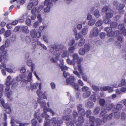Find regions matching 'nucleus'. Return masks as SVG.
Instances as JSON below:
<instances>
[{"label":"nucleus","instance_id":"nucleus-49","mask_svg":"<svg viewBox=\"0 0 126 126\" xmlns=\"http://www.w3.org/2000/svg\"><path fill=\"white\" fill-rule=\"evenodd\" d=\"M38 21L39 23H41L42 21V19L41 15L39 14L37 16Z\"/></svg>","mask_w":126,"mask_h":126},{"label":"nucleus","instance_id":"nucleus-52","mask_svg":"<svg viewBox=\"0 0 126 126\" xmlns=\"http://www.w3.org/2000/svg\"><path fill=\"white\" fill-rule=\"evenodd\" d=\"M44 7V6L43 5H40L38 7V9H37V13H39L43 9Z\"/></svg>","mask_w":126,"mask_h":126},{"label":"nucleus","instance_id":"nucleus-28","mask_svg":"<svg viewBox=\"0 0 126 126\" xmlns=\"http://www.w3.org/2000/svg\"><path fill=\"white\" fill-rule=\"evenodd\" d=\"M103 22L104 23L106 24H109L111 23V20L109 19V18L106 16L104 19Z\"/></svg>","mask_w":126,"mask_h":126},{"label":"nucleus","instance_id":"nucleus-50","mask_svg":"<svg viewBox=\"0 0 126 126\" xmlns=\"http://www.w3.org/2000/svg\"><path fill=\"white\" fill-rule=\"evenodd\" d=\"M118 25L116 22H112L110 25V27L111 28H114L117 26Z\"/></svg>","mask_w":126,"mask_h":126},{"label":"nucleus","instance_id":"nucleus-14","mask_svg":"<svg viewBox=\"0 0 126 126\" xmlns=\"http://www.w3.org/2000/svg\"><path fill=\"white\" fill-rule=\"evenodd\" d=\"M113 11L111 9H109L106 12V16L107 18H112L113 15Z\"/></svg>","mask_w":126,"mask_h":126},{"label":"nucleus","instance_id":"nucleus-46","mask_svg":"<svg viewBox=\"0 0 126 126\" xmlns=\"http://www.w3.org/2000/svg\"><path fill=\"white\" fill-rule=\"evenodd\" d=\"M3 90V86L2 84H0V92H1L0 94V98H2L1 97L2 95V92Z\"/></svg>","mask_w":126,"mask_h":126},{"label":"nucleus","instance_id":"nucleus-22","mask_svg":"<svg viewBox=\"0 0 126 126\" xmlns=\"http://www.w3.org/2000/svg\"><path fill=\"white\" fill-rule=\"evenodd\" d=\"M38 85V83L36 82L34 83H31L30 88L32 90H33V89H36Z\"/></svg>","mask_w":126,"mask_h":126},{"label":"nucleus","instance_id":"nucleus-20","mask_svg":"<svg viewBox=\"0 0 126 126\" xmlns=\"http://www.w3.org/2000/svg\"><path fill=\"white\" fill-rule=\"evenodd\" d=\"M40 116V113L39 110H38L37 112H35L34 115V117L35 118H37V119H38V122L39 123H41L42 121L41 119H39Z\"/></svg>","mask_w":126,"mask_h":126},{"label":"nucleus","instance_id":"nucleus-36","mask_svg":"<svg viewBox=\"0 0 126 126\" xmlns=\"http://www.w3.org/2000/svg\"><path fill=\"white\" fill-rule=\"evenodd\" d=\"M95 19L90 20L88 22V25L89 26H93L95 23Z\"/></svg>","mask_w":126,"mask_h":126},{"label":"nucleus","instance_id":"nucleus-51","mask_svg":"<svg viewBox=\"0 0 126 126\" xmlns=\"http://www.w3.org/2000/svg\"><path fill=\"white\" fill-rule=\"evenodd\" d=\"M99 102L100 105L103 106L105 103V101L104 99H100L99 101Z\"/></svg>","mask_w":126,"mask_h":126},{"label":"nucleus","instance_id":"nucleus-44","mask_svg":"<svg viewBox=\"0 0 126 126\" xmlns=\"http://www.w3.org/2000/svg\"><path fill=\"white\" fill-rule=\"evenodd\" d=\"M75 49L76 47H75L72 46L68 48V50L70 52L72 53L74 52Z\"/></svg>","mask_w":126,"mask_h":126},{"label":"nucleus","instance_id":"nucleus-3","mask_svg":"<svg viewBox=\"0 0 126 126\" xmlns=\"http://www.w3.org/2000/svg\"><path fill=\"white\" fill-rule=\"evenodd\" d=\"M42 85V84L41 83L39 84L38 85L39 89L37 91L36 93L37 95L39 96H42L43 99H47V96L48 95L47 92L46 91L42 92L41 90Z\"/></svg>","mask_w":126,"mask_h":126},{"label":"nucleus","instance_id":"nucleus-30","mask_svg":"<svg viewBox=\"0 0 126 126\" xmlns=\"http://www.w3.org/2000/svg\"><path fill=\"white\" fill-rule=\"evenodd\" d=\"M18 123V122L16 120H14L13 118L11 119V123L12 126H15L16 124L17 125V123Z\"/></svg>","mask_w":126,"mask_h":126},{"label":"nucleus","instance_id":"nucleus-11","mask_svg":"<svg viewBox=\"0 0 126 126\" xmlns=\"http://www.w3.org/2000/svg\"><path fill=\"white\" fill-rule=\"evenodd\" d=\"M99 32L98 29L94 27L90 31V36L91 37H96L98 35Z\"/></svg>","mask_w":126,"mask_h":126},{"label":"nucleus","instance_id":"nucleus-31","mask_svg":"<svg viewBox=\"0 0 126 126\" xmlns=\"http://www.w3.org/2000/svg\"><path fill=\"white\" fill-rule=\"evenodd\" d=\"M90 46L89 45L86 44L84 46V49L86 53L88 52L90 49Z\"/></svg>","mask_w":126,"mask_h":126},{"label":"nucleus","instance_id":"nucleus-19","mask_svg":"<svg viewBox=\"0 0 126 126\" xmlns=\"http://www.w3.org/2000/svg\"><path fill=\"white\" fill-rule=\"evenodd\" d=\"M22 32L25 33H29V31L27 26H23L21 27Z\"/></svg>","mask_w":126,"mask_h":126},{"label":"nucleus","instance_id":"nucleus-32","mask_svg":"<svg viewBox=\"0 0 126 126\" xmlns=\"http://www.w3.org/2000/svg\"><path fill=\"white\" fill-rule=\"evenodd\" d=\"M125 5L124 4L120 3L119 5L117 7V9L118 10H122L125 7Z\"/></svg>","mask_w":126,"mask_h":126},{"label":"nucleus","instance_id":"nucleus-5","mask_svg":"<svg viewBox=\"0 0 126 126\" xmlns=\"http://www.w3.org/2000/svg\"><path fill=\"white\" fill-rule=\"evenodd\" d=\"M106 113V111L105 110L103 111L102 109V110L99 115L100 117L103 116L102 120L103 122H106L107 120L110 119L112 117V113L109 115L108 116L107 115Z\"/></svg>","mask_w":126,"mask_h":126},{"label":"nucleus","instance_id":"nucleus-26","mask_svg":"<svg viewBox=\"0 0 126 126\" xmlns=\"http://www.w3.org/2000/svg\"><path fill=\"white\" fill-rule=\"evenodd\" d=\"M79 54L81 55H84L85 54V53H86L85 51L84 48L82 47L79 49Z\"/></svg>","mask_w":126,"mask_h":126},{"label":"nucleus","instance_id":"nucleus-18","mask_svg":"<svg viewBox=\"0 0 126 126\" xmlns=\"http://www.w3.org/2000/svg\"><path fill=\"white\" fill-rule=\"evenodd\" d=\"M69 54V52L67 51V50L65 48L63 50V52L62 54L61 55V56L63 58H64L68 57Z\"/></svg>","mask_w":126,"mask_h":126},{"label":"nucleus","instance_id":"nucleus-37","mask_svg":"<svg viewBox=\"0 0 126 126\" xmlns=\"http://www.w3.org/2000/svg\"><path fill=\"white\" fill-rule=\"evenodd\" d=\"M86 105L88 108H92L93 107L94 103L92 102H89L86 104Z\"/></svg>","mask_w":126,"mask_h":126},{"label":"nucleus","instance_id":"nucleus-4","mask_svg":"<svg viewBox=\"0 0 126 126\" xmlns=\"http://www.w3.org/2000/svg\"><path fill=\"white\" fill-rule=\"evenodd\" d=\"M15 79L14 78H11L10 76L7 77L5 82L6 87L5 90V91L7 92L9 90L10 85L14 81Z\"/></svg>","mask_w":126,"mask_h":126},{"label":"nucleus","instance_id":"nucleus-57","mask_svg":"<svg viewBox=\"0 0 126 126\" xmlns=\"http://www.w3.org/2000/svg\"><path fill=\"white\" fill-rule=\"evenodd\" d=\"M90 98L91 100L94 102L96 101V99L95 96L94 95H92L90 97Z\"/></svg>","mask_w":126,"mask_h":126},{"label":"nucleus","instance_id":"nucleus-63","mask_svg":"<svg viewBox=\"0 0 126 126\" xmlns=\"http://www.w3.org/2000/svg\"><path fill=\"white\" fill-rule=\"evenodd\" d=\"M23 75H21L20 76H17L16 78V80L17 81H20L23 78Z\"/></svg>","mask_w":126,"mask_h":126},{"label":"nucleus","instance_id":"nucleus-12","mask_svg":"<svg viewBox=\"0 0 126 126\" xmlns=\"http://www.w3.org/2000/svg\"><path fill=\"white\" fill-rule=\"evenodd\" d=\"M0 101L2 106L6 109L5 111L6 112L8 113H10L11 112V109L10 107L7 105L4 104V100L2 98H0Z\"/></svg>","mask_w":126,"mask_h":126},{"label":"nucleus","instance_id":"nucleus-15","mask_svg":"<svg viewBox=\"0 0 126 126\" xmlns=\"http://www.w3.org/2000/svg\"><path fill=\"white\" fill-rule=\"evenodd\" d=\"M100 90L102 91L108 90L109 93H111L113 91V88L109 86H105L101 87Z\"/></svg>","mask_w":126,"mask_h":126},{"label":"nucleus","instance_id":"nucleus-1","mask_svg":"<svg viewBox=\"0 0 126 126\" xmlns=\"http://www.w3.org/2000/svg\"><path fill=\"white\" fill-rule=\"evenodd\" d=\"M82 105L79 104L78 105L77 109L78 110L79 114L81 116L79 117L78 121L76 122L77 126H81L83 123L84 121V119L82 117L85 114V111L82 108Z\"/></svg>","mask_w":126,"mask_h":126},{"label":"nucleus","instance_id":"nucleus-45","mask_svg":"<svg viewBox=\"0 0 126 126\" xmlns=\"http://www.w3.org/2000/svg\"><path fill=\"white\" fill-rule=\"evenodd\" d=\"M37 9L35 7L33 8L31 10V13L32 14H35L37 13Z\"/></svg>","mask_w":126,"mask_h":126},{"label":"nucleus","instance_id":"nucleus-29","mask_svg":"<svg viewBox=\"0 0 126 126\" xmlns=\"http://www.w3.org/2000/svg\"><path fill=\"white\" fill-rule=\"evenodd\" d=\"M36 32L35 29H32L31 31V35L32 38L36 37L35 34Z\"/></svg>","mask_w":126,"mask_h":126},{"label":"nucleus","instance_id":"nucleus-10","mask_svg":"<svg viewBox=\"0 0 126 126\" xmlns=\"http://www.w3.org/2000/svg\"><path fill=\"white\" fill-rule=\"evenodd\" d=\"M27 72L28 73V76L27 77V80H23L21 82L22 83V85L23 86H25L28 83V81H31L32 79V73L29 71H28Z\"/></svg>","mask_w":126,"mask_h":126},{"label":"nucleus","instance_id":"nucleus-13","mask_svg":"<svg viewBox=\"0 0 126 126\" xmlns=\"http://www.w3.org/2000/svg\"><path fill=\"white\" fill-rule=\"evenodd\" d=\"M118 29L120 30L121 34L125 36L126 35V29H125L124 25L123 24H121L118 26Z\"/></svg>","mask_w":126,"mask_h":126},{"label":"nucleus","instance_id":"nucleus-62","mask_svg":"<svg viewBox=\"0 0 126 126\" xmlns=\"http://www.w3.org/2000/svg\"><path fill=\"white\" fill-rule=\"evenodd\" d=\"M120 3L118 2L117 1L115 0L114 1L113 3V5L114 6H115L116 8L117 9V7L118 6L119 4H120Z\"/></svg>","mask_w":126,"mask_h":126},{"label":"nucleus","instance_id":"nucleus-56","mask_svg":"<svg viewBox=\"0 0 126 126\" xmlns=\"http://www.w3.org/2000/svg\"><path fill=\"white\" fill-rule=\"evenodd\" d=\"M100 38L102 39H104L106 36V34L105 33L102 32L100 33L99 35Z\"/></svg>","mask_w":126,"mask_h":126},{"label":"nucleus","instance_id":"nucleus-39","mask_svg":"<svg viewBox=\"0 0 126 126\" xmlns=\"http://www.w3.org/2000/svg\"><path fill=\"white\" fill-rule=\"evenodd\" d=\"M100 109L99 107H97L94 110L93 113L94 114H97L100 111Z\"/></svg>","mask_w":126,"mask_h":126},{"label":"nucleus","instance_id":"nucleus-60","mask_svg":"<svg viewBox=\"0 0 126 126\" xmlns=\"http://www.w3.org/2000/svg\"><path fill=\"white\" fill-rule=\"evenodd\" d=\"M73 73L75 75H77L79 78H81V76L78 71H73Z\"/></svg>","mask_w":126,"mask_h":126},{"label":"nucleus","instance_id":"nucleus-54","mask_svg":"<svg viewBox=\"0 0 126 126\" xmlns=\"http://www.w3.org/2000/svg\"><path fill=\"white\" fill-rule=\"evenodd\" d=\"M33 6L32 3H30L28 4L27 5V9L28 10H31Z\"/></svg>","mask_w":126,"mask_h":126},{"label":"nucleus","instance_id":"nucleus-27","mask_svg":"<svg viewBox=\"0 0 126 126\" xmlns=\"http://www.w3.org/2000/svg\"><path fill=\"white\" fill-rule=\"evenodd\" d=\"M28 17V16L27 14H24L22 16V19L18 20V21L20 22H22L24 21V19L27 18Z\"/></svg>","mask_w":126,"mask_h":126},{"label":"nucleus","instance_id":"nucleus-48","mask_svg":"<svg viewBox=\"0 0 126 126\" xmlns=\"http://www.w3.org/2000/svg\"><path fill=\"white\" fill-rule=\"evenodd\" d=\"M12 93L11 92H8L7 94V97L10 100H12L13 98L12 97Z\"/></svg>","mask_w":126,"mask_h":126},{"label":"nucleus","instance_id":"nucleus-9","mask_svg":"<svg viewBox=\"0 0 126 126\" xmlns=\"http://www.w3.org/2000/svg\"><path fill=\"white\" fill-rule=\"evenodd\" d=\"M53 126H60L62 121L59 118H54L51 121Z\"/></svg>","mask_w":126,"mask_h":126},{"label":"nucleus","instance_id":"nucleus-21","mask_svg":"<svg viewBox=\"0 0 126 126\" xmlns=\"http://www.w3.org/2000/svg\"><path fill=\"white\" fill-rule=\"evenodd\" d=\"M44 5L47 6H51L52 5V3L50 0H45L44 2Z\"/></svg>","mask_w":126,"mask_h":126},{"label":"nucleus","instance_id":"nucleus-35","mask_svg":"<svg viewBox=\"0 0 126 126\" xmlns=\"http://www.w3.org/2000/svg\"><path fill=\"white\" fill-rule=\"evenodd\" d=\"M71 116L70 115H68L66 116H64L63 117V119L64 120L68 121L71 119Z\"/></svg>","mask_w":126,"mask_h":126},{"label":"nucleus","instance_id":"nucleus-55","mask_svg":"<svg viewBox=\"0 0 126 126\" xmlns=\"http://www.w3.org/2000/svg\"><path fill=\"white\" fill-rule=\"evenodd\" d=\"M75 42V40L74 39H72L68 43V45L69 46H72L74 43Z\"/></svg>","mask_w":126,"mask_h":126},{"label":"nucleus","instance_id":"nucleus-41","mask_svg":"<svg viewBox=\"0 0 126 126\" xmlns=\"http://www.w3.org/2000/svg\"><path fill=\"white\" fill-rule=\"evenodd\" d=\"M103 23L102 21L99 20H98L96 23V26L97 27H99L101 26Z\"/></svg>","mask_w":126,"mask_h":126},{"label":"nucleus","instance_id":"nucleus-58","mask_svg":"<svg viewBox=\"0 0 126 126\" xmlns=\"http://www.w3.org/2000/svg\"><path fill=\"white\" fill-rule=\"evenodd\" d=\"M37 121L34 119H33L32 121V126H35L36 125Z\"/></svg>","mask_w":126,"mask_h":126},{"label":"nucleus","instance_id":"nucleus-24","mask_svg":"<svg viewBox=\"0 0 126 126\" xmlns=\"http://www.w3.org/2000/svg\"><path fill=\"white\" fill-rule=\"evenodd\" d=\"M72 61L75 63L79 58L78 55L77 54H74L72 56Z\"/></svg>","mask_w":126,"mask_h":126},{"label":"nucleus","instance_id":"nucleus-40","mask_svg":"<svg viewBox=\"0 0 126 126\" xmlns=\"http://www.w3.org/2000/svg\"><path fill=\"white\" fill-rule=\"evenodd\" d=\"M91 93V92L90 91H88L87 92H85L83 94V96L85 98H87L90 95Z\"/></svg>","mask_w":126,"mask_h":126},{"label":"nucleus","instance_id":"nucleus-47","mask_svg":"<svg viewBox=\"0 0 126 126\" xmlns=\"http://www.w3.org/2000/svg\"><path fill=\"white\" fill-rule=\"evenodd\" d=\"M51 6H48L45 8L44 9V11L45 13H48L50 11Z\"/></svg>","mask_w":126,"mask_h":126},{"label":"nucleus","instance_id":"nucleus-34","mask_svg":"<svg viewBox=\"0 0 126 126\" xmlns=\"http://www.w3.org/2000/svg\"><path fill=\"white\" fill-rule=\"evenodd\" d=\"M94 15L96 18H98L100 16L99 11L98 10H96L94 12Z\"/></svg>","mask_w":126,"mask_h":126},{"label":"nucleus","instance_id":"nucleus-6","mask_svg":"<svg viewBox=\"0 0 126 126\" xmlns=\"http://www.w3.org/2000/svg\"><path fill=\"white\" fill-rule=\"evenodd\" d=\"M74 77L71 76L69 78L67 79L66 82L68 84H71V85L74 86L75 89L78 90V86L77 84H76L74 82Z\"/></svg>","mask_w":126,"mask_h":126},{"label":"nucleus","instance_id":"nucleus-2","mask_svg":"<svg viewBox=\"0 0 126 126\" xmlns=\"http://www.w3.org/2000/svg\"><path fill=\"white\" fill-rule=\"evenodd\" d=\"M104 30L107 32V36L111 37L117 36H118L117 37L118 40H119L120 42H122L123 40V38L121 37L120 36V35H121V34L120 33V32L119 31H117L114 32L112 31V29L110 27L106 28Z\"/></svg>","mask_w":126,"mask_h":126},{"label":"nucleus","instance_id":"nucleus-17","mask_svg":"<svg viewBox=\"0 0 126 126\" xmlns=\"http://www.w3.org/2000/svg\"><path fill=\"white\" fill-rule=\"evenodd\" d=\"M85 42V40L83 38H81L78 43V45L79 47H81L84 45Z\"/></svg>","mask_w":126,"mask_h":126},{"label":"nucleus","instance_id":"nucleus-23","mask_svg":"<svg viewBox=\"0 0 126 126\" xmlns=\"http://www.w3.org/2000/svg\"><path fill=\"white\" fill-rule=\"evenodd\" d=\"M63 45H60L56 46L55 47V50L57 51H59L61 49H64Z\"/></svg>","mask_w":126,"mask_h":126},{"label":"nucleus","instance_id":"nucleus-25","mask_svg":"<svg viewBox=\"0 0 126 126\" xmlns=\"http://www.w3.org/2000/svg\"><path fill=\"white\" fill-rule=\"evenodd\" d=\"M88 32V29L87 27H85L83 28L81 31V34L83 35H85Z\"/></svg>","mask_w":126,"mask_h":126},{"label":"nucleus","instance_id":"nucleus-53","mask_svg":"<svg viewBox=\"0 0 126 126\" xmlns=\"http://www.w3.org/2000/svg\"><path fill=\"white\" fill-rule=\"evenodd\" d=\"M108 7L107 6H105L103 7L102 8V10L101 11L103 12H105V14L106 13V11L108 10L109 9H108Z\"/></svg>","mask_w":126,"mask_h":126},{"label":"nucleus","instance_id":"nucleus-16","mask_svg":"<svg viewBox=\"0 0 126 126\" xmlns=\"http://www.w3.org/2000/svg\"><path fill=\"white\" fill-rule=\"evenodd\" d=\"M55 54L56 56L55 58L52 57L50 59L51 61L53 63L56 62L57 60L59 59V56L60 54L58 52H57L56 54Z\"/></svg>","mask_w":126,"mask_h":126},{"label":"nucleus","instance_id":"nucleus-33","mask_svg":"<svg viewBox=\"0 0 126 126\" xmlns=\"http://www.w3.org/2000/svg\"><path fill=\"white\" fill-rule=\"evenodd\" d=\"M78 71L80 74H82L83 73V68L82 67L80 64H79L78 65Z\"/></svg>","mask_w":126,"mask_h":126},{"label":"nucleus","instance_id":"nucleus-38","mask_svg":"<svg viewBox=\"0 0 126 126\" xmlns=\"http://www.w3.org/2000/svg\"><path fill=\"white\" fill-rule=\"evenodd\" d=\"M123 108V106L121 104H119L117 105L116 106V109L118 110H121Z\"/></svg>","mask_w":126,"mask_h":126},{"label":"nucleus","instance_id":"nucleus-8","mask_svg":"<svg viewBox=\"0 0 126 126\" xmlns=\"http://www.w3.org/2000/svg\"><path fill=\"white\" fill-rule=\"evenodd\" d=\"M37 101L40 104L41 107L44 108L43 111L44 114H45L47 112V108L45 107L46 103L45 101L40 96H39L38 98Z\"/></svg>","mask_w":126,"mask_h":126},{"label":"nucleus","instance_id":"nucleus-61","mask_svg":"<svg viewBox=\"0 0 126 126\" xmlns=\"http://www.w3.org/2000/svg\"><path fill=\"white\" fill-rule=\"evenodd\" d=\"M67 62L68 63L70 64H75V62L73 61L72 60L71 61L69 59H68L67 60Z\"/></svg>","mask_w":126,"mask_h":126},{"label":"nucleus","instance_id":"nucleus-64","mask_svg":"<svg viewBox=\"0 0 126 126\" xmlns=\"http://www.w3.org/2000/svg\"><path fill=\"white\" fill-rule=\"evenodd\" d=\"M75 34L76 39L77 40H78L81 37V35L78 33H77Z\"/></svg>","mask_w":126,"mask_h":126},{"label":"nucleus","instance_id":"nucleus-42","mask_svg":"<svg viewBox=\"0 0 126 126\" xmlns=\"http://www.w3.org/2000/svg\"><path fill=\"white\" fill-rule=\"evenodd\" d=\"M114 117L116 119H118L120 117V113L118 112H115L114 113Z\"/></svg>","mask_w":126,"mask_h":126},{"label":"nucleus","instance_id":"nucleus-43","mask_svg":"<svg viewBox=\"0 0 126 126\" xmlns=\"http://www.w3.org/2000/svg\"><path fill=\"white\" fill-rule=\"evenodd\" d=\"M11 31L10 30H8L6 31L5 33V37H6L9 36L11 34Z\"/></svg>","mask_w":126,"mask_h":126},{"label":"nucleus","instance_id":"nucleus-59","mask_svg":"<svg viewBox=\"0 0 126 126\" xmlns=\"http://www.w3.org/2000/svg\"><path fill=\"white\" fill-rule=\"evenodd\" d=\"M92 87V88L95 91H98L99 90V88H98V87L95 85H93Z\"/></svg>","mask_w":126,"mask_h":126},{"label":"nucleus","instance_id":"nucleus-7","mask_svg":"<svg viewBox=\"0 0 126 126\" xmlns=\"http://www.w3.org/2000/svg\"><path fill=\"white\" fill-rule=\"evenodd\" d=\"M126 82L125 80L123 79L121 80H118L117 82L113 84L112 85L114 88H116L118 87H121L122 86H126Z\"/></svg>","mask_w":126,"mask_h":126}]
</instances>
